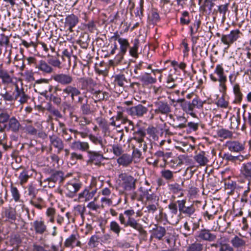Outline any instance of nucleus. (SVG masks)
Masks as SVG:
<instances>
[{"label": "nucleus", "instance_id": "f257e3e1", "mask_svg": "<svg viewBox=\"0 0 251 251\" xmlns=\"http://www.w3.org/2000/svg\"><path fill=\"white\" fill-rule=\"evenodd\" d=\"M204 102L198 97H196L191 102L188 101L183 104L182 105V109L184 112L192 117L197 118L196 109L202 108Z\"/></svg>", "mask_w": 251, "mask_h": 251}, {"label": "nucleus", "instance_id": "f03ea898", "mask_svg": "<svg viewBox=\"0 0 251 251\" xmlns=\"http://www.w3.org/2000/svg\"><path fill=\"white\" fill-rule=\"evenodd\" d=\"M154 109H153L154 114H152L151 119H152L154 117V114L158 115H168L171 111V108L167 101L163 100H157L153 102Z\"/></svg>", "mask_w": 251, "mask_h": 251}, {"label": "nucleus", "instance_id": "7ed1b4c3", "mask_svg": "<svg viewBox=\"0 0 251 251\" xmlns=\"http://www.w3.org/2000/svg\"><path fill=\"white\" fill-rule=\"evenodd\" d=\"M241 34L242 33L239 29L232 30L228 34L222 35L221 36V41L228 48L231 44L240 38Z\"/></svg>", "mask_w": 251, "mask_h": 251}, {"label": "nucleus", "instance_id": "20e7f679", "mask_svg": "<svg viewBox=\"0 0 251 251\" xmlns=\"http://www.w3.org/2000/svg\"><path fill=\"white\" fill-rule=\"evenodd\" d=\"M146 136V133L142 130H139L134 133V136L132 138L134 143L132 148H138L144 151H146L147 149V145L144 140V138Z\"/></svg>", "mask_w": 251, "mask_h": 251}, {"label": "nucleus", "instance_id": "39448f33", "mask_svg": "<svg viewBox=\"0 0 251 251\" xmlns=\"http://www.w3.org/2000/svg\"><path fill=\"white\" fill-rule=\"evenodd\" d=\"M51 78L62 85H70L74 80L73 77L71 75L64 73L55 74L51 76Z\"/></svg>", "mask_w": 251, "mask_h": 251}, {"label": "nucleus", "instance_id": "423d86ee", "mask_svg": "<svg viewBox=\"0 0 251 251\" xmlns=\"http://www.w3.org/2000/svg\"><path fill=\"white\" fill-rule=\"evenodd\" d=\"M119 177L122 181V186L126 190H131L135 188L136 179L126 173L120 174Z\"/></svg>", "mask_w": 251, "mask_h": 251}, {"label": "nucleus", "instance_id": "0eeeda50", "mask_svg": "<svg viewBox=\"0 0 251 251\" xmlns=\"http://www.w3.org/2000/svg\"><path fill=\"white\" fill-rule=\"evenodd\" d=\"M148 108L146 106L141 104L137 105L132 106L127 109V112L128 115L135 118H141L147 114Z\"/></svg>", "mask_w": 251, "mask_h": 251}, {"label": "nucleus", "instance_id": "6e6552de", "mask_svg": "<svg viewBox=\"0 0 251 251\" xmlns=\"http://www.w3.org/2000/svg\"><path fill=\"white\" fill-rule=\"evenodd\" d=\"M81 187L80 183L75 181H71L65 185V194L67 197H74Z\"/></svg>", "mask_w": 251, "mask_h": 251}, {"label": "nucleus", "instance_id": "1a4fd4ad", "mask_svg": "<svg viewBox=\"0 0 251 251\" xmlns=\"http://www.w3.org/2000/svg\"><path fill=\"white\" fill-rule=\"evenodd\" d=\"M134 214L135 212L132 209L126 210L124 211V214L128 217L127 224L130 225V227L141 232L144 231L142 226L138 223L134 218L131 217Z\"/></svg>", "mask_w": 251, "mask_h": 251}, {"label": "nucleus", "instance_id": "9d476101", "mask_svg": "<svg viewBox=\"0 0 251 251\" xmlns=\"http://www.w3.org/2000/svg\"><path fill=\"white\" fill-rule=\"evenodd\" d=\"M49 80L45 78H41L36 80L34 84L35 90L41 94H46L48 88L50 87L49 91L52 89L51 86L48 85Z\"/></svg>", "mask_w": 251, "mask_h": 251}, {"label": "nucleus", "instance_id": "9b49d317", "mask_svg": "<svg viewBox=\"0 0 251 251\" xmlns=\"http://www.w3.org/2000/svg\"><path fill=\"white\" fill-rule=\"evenodd\" d=\"M79 235L77 232H74L65 240L64 245L66 248L73 249L75 247H81V243L79 239Z\"/></svg>", "mask_w": 251, "mask_h": 251}, {"label": "nucleus", "instance_id": "f8f14e48", "mask_svg": "<svg viewBox=\"0 0 251 251\" xmlns=\"http://www.w3.org/2000/svg\"><path fill=\"white\" fill-rule=\"evenodd\" d=\"M216 235L210 232V230L207 229H201L198 232L196 239L198 241H205L212 242L216 240Z\"/></svg>", "mask_w": 251, "mask_h": 251}, {"label": "nucleus", "instance_id": "ddd939ff", "mask_svg": "<svg viewBox=\"0 0 251 251\" xmlns=\"http://www.w3.org/2000/svg\"><path fill=\"white\" fill-rule=\"evenodd\" d=\"M214 73L218 75V78L214 76L213 74H211L210 78L213 81L216 82L218 81L220 82H226V76L224 74V70L222 64L216 65Z\"/></svg>", "mask_w": 251, "mask_h": 251}, {"label": "nucleus", "instance_id": "4468645a", "mask_svg": "<svg viewBox=\"0 0 251 251\" xmlns=\"http://www.w3.org/2000/svg\"><path fill=\"white\" fill-rule=\"evenodd\" d=\"M240 175L248 180V185L251 184V162L242 164L240 169Z\"/></svg>", "mask_w": 251, "mask_h": 251}, {"label": "nucleus", "instance_id": "2eb2a0df", "mask_svg": "<svg viewBox=\"0 0 251 251\" xmlns=\"http://www.w3.org/2000/svg\"><path fill=\"white\" fill-rule=\"evenodd\" d=\"M15 100H18L21 104L25 103L28 97L24 91V89L20 88L17 84L15 85V89L13 92Z\"/></svg>", "mask_w": 251, "mask_h": 251}, {"label": "nucleus", "instance_id": "dca6fc26", "mask_svg": "<svg viewBox=\"0 0 251 251\" xmlns=\"http://www.w3.org/2000/svg\"><path fill=\"white\" fill-rule=\"evenodd\" d=\"M226 145L232 152H239L245 149V144L237 141H228L226 142Z\"/></svg>", "mask_w": 251, "mask_h": 251}, {"label": "nucleus", "instance_id": "f3484780", "mask_svg": "<svg viewBox=\"0 0 251 251\" xmlns=\"http://www.w3.org/2000/svg\"><path fill=\"white\" fill-rule=\"evenodd\" d=\"M70 148L75 151H80L87 152L90 148V146L88 142L78 140L73 142L71 144Z\"/></svg>", "mask_w": 251, "mask_h": 251}, {"label": "nucleus", "instance_id": "a211bd4d", "mask_svg": "<svg viewBox=\"0 0 251 251\" xmlns=\"http://www.w3.org/2000/svg\"><path fill=\"white\" fill-rule=\"evenodd\" d=\"M36 68L44 74H50L53 72V68L45 60H41L36 64Z\"/></svg>", "mask_w": 251, "mask_h": 251}, {"label": "nucleus", "instance_id": "6ab92c4d", "mask_svg": "<svg viewBox=\"0 0 251 251\" xmlns=\"http://www.w3.org/2000/svg\"><path fill=\"white\" fill-rule=\"evenodd\" d=\"M79 19L77 16L74 14L68 15L65 18V25L69 27V30L70 32H73V28L78 23Z\"/></svg>", "mask_w": 251, "mask_h": 251}, {"label": "nucleus", "instance_id": "aec40b11", "mask_svg": "<svg viewBox=\"0 0 251 251\" xmlns=\"http://www.w3.org/2000/svg\"><path fill=\"white\" fill-rule=\"evenodd\" d=\"M50 145L57 149L58 153H60L64 149V143L62 140L55 135L50 136Z\"/></svg>", "mask_w": 251, "mask_h": 251}, {"label": "nucleus", "instance_id": "412c9836", "mask_svg": "<svg viewBox=\"0 0 251 251\" xmlns=\"http://www.w3.org/2000/svg\"><path fill=\"white\" fill-rule=\"evenodd\" d=\"M62 92L63 94L66 95L65 97L71 95L72 100H74L75 96H78L81 93L80 91L76 87L70 85V84L67 85V86L63 89Z\"/></svg>", "mask_w": 251, "mask_h": 251}, {"label": "nucleus", "instance_id": "4be33fe9", "mask_svg": "<svg viewBox=\"0 0 251 251\" xmlns=\"http://www.w3.org/2000/svg\"><path fill=\"white\" fill-rule=\"evenodd\" d=\"M132 156L131 155L124 153L117 159V162L119 165L127 167L132 163Z\"/></svg>", "mask_w": 251, "mask_h": 251}, {"label": "nucleus", "instance_id": "5701e85b", "mask_svg": "<svg viewBox=\"0 0 251 251\" xmlns=\"http://www.w3.org/2000/svg\"><path fill=\"white\" fill-rule=\"evenodd\" d=\"M32 225L35 232L37 234H42L47 231V226L45 222L41 220L34 221Z\"/></svg>", "mask_w": 251, "mask_h": 251}, {"label": "nucleus", "instance_id": "b1692460", "mask_svg": "<svg viewBox=\"0 0 251 251\" xmlns=\"http://www.w3.org/2000/svg\"><path fill=\"white\" fill-rule=\"evenodd\" d=\"M21 126V125L18 120L15 117H12L8 121L6 127L8 130L16 133L18 132Z\"/></svg>", "mask_w": 251, "mask_h": 251}, {"label": "nucleus", "instance_id": "393cba45", "mask_svg": "<svg viewBox=\"0 0 251 251\" xmlns=\"http://www.w3.org/2000/svg\"><path fill=\"white\" fill-rule=\"evenodd\" d=\"M194 158L196 162L201 166H204L206 165L209 161L207 155L205 152L203 151H201L199 152L195 155Z\"/></svg>", "mask_w": 251, "mask_h": 251}, {"label": "nucleus", "instance_id": "a878e982", "mask_svg": "<svg viewBox=\"0 0 251 251\" xmlns=\"http://www.w3.org/2000/svg\"><path fill=\"white\" fill-rule=\"evenodd\" d=\"M0 78L4 84H10L13 81L12 77L3 68L2 64L0 65Z\"/></svg>", "mask_w": 251, "mask_h": 251}, {"label": "nucleus", "instance_id": "bb28decb", "mask_svg": "<svg viewBox=\"0 0 251 251\" xmlns=\"http://www.w3.org/2000/svg\"><path fill=\"white\" fill-rule=\"evenodd\" d=\"M91 93L92 95V98L95 101L107 99L108 97V94L107 93L103 92L100 90L95 91L92 89L91 91Z\"/></svg>", "mask_w": 251, "mask_h": 251}, {"label": "nucleus", "instance_id": "cd10ccee", "mask_svg": "<svg viewBox=\"0 0 251 251\" xmlns=\"http://www.w3.org/2000/svg\"><path fill=\"white\" fill-rule=\"evenodd\" d=\"M180 94V91L179 90H176L170 93L169 96L168 98L171 100L172 103L175 102H176L177 103H179L180 104V106L182 108V105L184 103L187 102L188 101H186L185 99H176L175 98L174 94H176L177 97L179 96Z\"/></svg>", "mask_w": 251, "mask_h": 251}, {"label": "nucleus", "instance_id": "c85d7f7f", "mask_svg": "<svg viewBox=\"0 0 251 251\" xmlns=\"http://www.w3.org/2000/svg\"><path fill=\"white\" fill-rule=\"evenodd\" d=\"M166 229L164 227L156 226V227L152 229V236L161 240L166 234Z\"/></svg>", "mask_w": 251, "mask_h": 251}, {"label": "nucleus", "instance_id": "c756f323", "mask_svg": "<svg viewBox=\"0 0 251 251\" xmlns=\"http://www.w3.org/2000/svg\"><path fill=\"white\" fill-rule=\"evenodd\" d=\"M95 192H89L85 189L78 195V200L79 201H87L91 200L94 196Z\"/></svg>", "mask_w": 251, "mask_h": 251}, {"label": "nucleus", "instance_id": "7c9ffc66", "mask_svg": "<svg viewBox=\"0 0 251 251\" xmlns=\"http://www.w3.org/2000/svg\"><path fill=\"white\" fill-rule=\"evenodd\" d=\"M233 93L235 96L234 102L240 103L243 99V94L241 92L240 85L238 83L234 84L233 87Z\"/></svg>", "mask_w": 251, "mask_h": 251}, {"label": "nucleus", "instance_id": "2f4dec72", "mask_svg": "<svg viewBox=\"0 0 251 251\" xmlns=\"http://www.w3.org/2000/svg\"><path fill=\"white\" fill-rule=\"evenodd\" d=\"M78 82L81 84L83 89H88V87H91L95 85V83L91 78L81 77L78 79Z\"/></svg>", "mask_w": 251, "mask_h": 251}, {"label": "nucleus", "instance_id": "473e14b6", "mask_svg": "<svg viewBox=\"0 0 251 251\" xmlns=\"http://www.w3.org/2000/svg\"><path fill=\"white\" fill-rule=\"evenodd\" d=\"M10 192L14 200L16 202H21V203L20 205L21 206L22 208H23L25 205L22 201H20L21 195L17 187L14 186L13 185H11L10 187Z\"/></svg>", "mask_w": 251, "mask_h": 251}, {"label": "nucleus", "instance_id": "72a5a7b5", "mask_svg": "<svg viewBox=\"0 0 251 251\" xmlns=\"http://www.w3.org/2000/svg\"><path fill=\"white\" fill-rule=\"evenodd\" d=\"M87 153L89 158L88 162L92 163L95 161H99L103 158L102 154L96 151H91L89 150Z\"/></svg>", "mask_w": 251, "mask_h": 251}, {"label": "nucleus", "instance_id": "f704fd0d", "mask_svg": "<svg viewBox=\"0 0 251 251\" xmlns=\"http://www.w3.org/2000/svg\"><path fill=\"white\" fill-rule=\"evenodd\" d=\"M110 231L114 233L117 236H119L122 230V227L119 224L115 221L110 222L109 225Z\"/></svg>", "mask_w": 251, "mask_h": 251}, {"label": "nucleus", "instance_id": "c9c22d12", "mask_svg": "<svg viewBox=\"0 0 251 251\" xmlns=\"http://www.w3.org/2000/svg\"><path fill=\"white\" fill-rule=\"evenodd\" d=\"M170 190L175 194H178V197H180L183 196L182 189L178 183H175L169 185Z\"/></svg>", "mask_w": 251, "mask_h": 251}, {"label": "nucleus", "instance_id": "e433bc0d", "mask_svg": "<svg viewBox=\"0 0 251 251\" xmlns=\"http://www.w3.org/2000/svg\"><path fill=\"white\" fill-rule=\"evenodd\" d=\"M139 41L138 39H135L133 41V45L129 49V54L133 57H138V49L139 47Z\"/></svg>", "mask_w": 251, "mask_h": 251}, {"label": "nucleus", "instance_id": "4c0bfd02", "mask_svg": "<svg viewBox=\"0 0 251 251\" xmlns=\"http://www.w3.org/2000/svg\"><path fill=\"white\" fill-rule=\"evenodd\" d=\"M217 134L219 137L223 139L231 138L233 134L231 131L224 128H221L217 130Z\"/></svg>", "mask_w": 251, "mask_h": 251}, {"label": "nucleus", "instance_id": "58836bf2", "mask_svg": "<svg viewBox=\"0 0 251 251\" xmlns=\"http://www.w3.org/2000/svg\"><path fill=\"white\" fill-rule=\"evenodd\" d=\"M10 117V113L6 109H0V124L8 122Z\"/></svg>", "mask_w": 251, "mask_h": 251}, {"label": "nucleus", "instance_id": "ea45409f", "mask_svg": "<svg viewBox=\"0 0 251 251\" xmlns=\"http://www.w3.org/2000/svg\"><path fill=\"white\" fill-rule=\"evenodd\" d=\"M140 80L146 85L156 82V79L150 75L149 74H145L140 76Z\"/></svg>", "mask_w": 251, "mask_h": 251}, {"label": "nucleus", "instance_id": "a19ab883", "mask_svg": "<svg viewBox=\"0 0 251 251\" xmlns=\"http://www.w3.org/2000/svg\"><path fill=\"white\" fill-rule=\"evenodd\" d=\"M114 78V82L115 85H118L120 87L124 86L125 82H126L125 76L123 74L115 75L113 76Z\"/></svg>", "mask_w": 251, "mask_h": 251}, {"label": "nucleus", "instance_id": "79ce46f5", "mask_svg": "<svg viewBox=\"0 0 251 251\" xmlns=\"http://www.w3.org/2000/svg\"><path fill=\"white\" fill-rule=\"evenodd\" d=\"M30 201V203L39 209H42L44 207V200L42 198H33Z\"/></svg>", "mask_w": 251, "mask_h": 251}, {"label": "nucleus", "instance_id": "37998d69", "mask_svg": "<svg viewBox=\"0 0 251 251\" xmlns=\"http://www.w3.org/2000/svg\"><path fill=\"white\" fill-rule=\"evenodd\" d=\"M231 243L234 248H239L245 246L246 242L238 236H235L231 240Z\"/></svg>", "mask_w": 251, "mask_h": 251}, {"label": "nucleus", "instance_id": "c03bdc74", "mask_svg": "<svg viewBox=\"0 0 251 251\" xmlns=\"http://www.w3.org/2000/svg\"><path fill=\"white\" fill-rule=\"evenodd\" d=\"M50 181L52 182H61L63 181V174L62 172H56V173L52 174L50 177L49 178Z\"/></svg>", "mask_w": 251, "mask_h": 251}, {"label": "nucleus", "instance_id": "a18cd8bd", "mask_svg": "<svg viewBox=\"0 0 251 251\" xmlns=\"http://www.w3.org/2000/svg\"><path fill=\"white\" fill-rule=\"evenodd\" d=\"M214 6V3L212 0H204L203 5L201 7V8L204 11L211 12L213 7Z\"/></svg>", "mask_w": 251, "mask_h": 251}, {"label": "nucleus", "instance_id": "49530a36", "mask_svg": "<svg viewBox=\"0 0 251 251\" xmlns=\"http://www.w3.org/2000/svg\"><path fill=\"white\" fill-rule=\"evenodd\" d=\"M119 44L120 45V52L122 54H125L127 49L129 47V43L126 39L123 38L119 39Z\"/></svg>", "mask_w": 251, "mask_h": 251}, {"label": "nucleus", "instance_id": "de8ad7c7", "mask_svg": "<svg viewBox=\"0 0 251 251\" xmlns=\"http://www.w3.org/2000/svg\"><path fill=\"white\" fill-rule=\"evenodd\" d=\"M201 25V21L200 19H196L194 23L190 26V34H194L199 32V29Z\"/></svg>", "mask_w": 251, "mask_h": 251}, {"label": "nucleus", "instance_id": "09e8293b", "mask_svg": "<svg viewBox=\"0 0 251 251\" xmlns=\"http://www.w3.org/2000/svg\"><path fill=\"white\" fill-rule=\"evenodd\" d=\"M88 137L89 139L96 145H99L102 148L104 146L105 143L103 142L101 137H98L92 134L89 135Z\"/></svg>", "mask_w": 251, "mask_h": 251}, {"label": "nucleus", "instance_id": "8fccbe9b", "mask_svg": "<svg viewBox=\"0 0 251 251\" xmlns=\"http://www.w3.org/2000/svg\"><path fill=\"white\" fill-rule=\"evenodd\" d=\"M46 214L49 218V221L51 223L54 222L55 210L53 208L49 207L47 209Z\"/></svg>", "mask_w": 251, "mask_h": 251}, {"label": "nucleus", "instance_id": "3c124183", "mask_svg": "<svg viewBox=\"0 0 251 251\" xmlns=\"http://www.w3.org/2000/svg\"><path fill=\"white\" fill-rule=\"evenodd\" d=\"M161 176L166 180L170 181L174 177V173L169 170H164L161 172Z\"/></svg>", "mask_w": 251, "mask_h": 251}, {"label": "nucleus", "instance_id": "603ef678", "mask_svg": "<svg viewBox=\"0 0 251 251\" xmlns=\"http://www.w3.org/2000/svg\"><path fill=\"white\" fill-rule=\"evenodd\" d=\"M202 245L199 243H194L190 245L187 248V251H201Z\"/></svg>", "mask_w": 251, "mask_h": 251}, {"label": "nucleus", "instance_id": "864d4df0", "mask_svg": "<svg viewBox=\"0 0 251 251\" xmlns=\"http://www.w3.org/2000/svg\"><path fill=\"white\" fill-rule=\"evenodd\" d=\"M48 63L51 66L59 69L61 68L60 61L55 57H51L48 60Z\"/></svg>", "mask_w": 251, "mask_h": 251}, {"label": "nucleus", "instance_id": "5fc2aeb1", "mask_svg": "<svg viewBox=\"0 0 251 251\" xmlns=\"http://www.w3.org/2000/svg\"><path fill=\"white\" fill-rule=\"evenodd\" d=\"M29 178V176L28 174V172L26 171H23L22 173H21L19 176L20 184L23 185L26 183Z\"/></svg>", "mask_w": 251, "mask_h": 251}, {"label": "nucleus", "instance_id": "6e6d98bb", "mask_svg": "<svg viewBox=\"0 0 251 251\" xmlns=\"http://www.w3.org/2000/svg\"><path fill=\"white\" fill-rule=\"evenodd\" d=\"M218 106L223 108H227L228 107L229 103L226 101L224 97L222 96L218 99L216 102Z\"/></svg>", "mask_w": 251, "mask_h": 251}, {"label": "nucleus", "instance_id": "4d7b16f0", "mask_svg": "<svg viewBox=\"0 0 251 251\" xmlns=\"http://www.w3.org/2000/svg\"><path fill=\"white\" fill-rule=\"evenodd\" d=\"M80 109L83 115H89L92 113L90 105L88 104L87 101L86 103H82L80 107Z\"/></svg>", "mask_w": 251, "mask_h": 251}, {"label": "nucleus", "instance_id": "13d9d810", "mask_svg": "<svg viewBox=\"0 0 251 251\" xmlns=\"http://www.w3.org/2000/svg\"><path fill=\"white\" fill-rule=\"evenodd\" d=\"M5 216L11 220H15L16 218V211L12 208H9L5 210Z\"/></svg>", "mask_w": 251, "mask_h": 251}, {"label": "nucleus", "instance_id": "bf43d9fd", "mask_svg": "<svg viewBox=\"0 0 251 251\" xmlns=\"http://www.w3.org/2000/svg\"><path fill=\"white\" fill-rule=\"evenodd\" d=\"M219 251H233V249L228 243L220 242Z\"/></svg>", "mask_w": 251, "mask_h": 251}, {"label": "nucleus", "instance_id": "052dcab7", "mask_svg": "<svg viewBox=\"0 0 251 251\" xmlns=\"http://www.w3.org/2000/svg\"><path fill=\"white\" fill-rule=\"evenodd\" d=\"M228 3L221 5L218 6V11L220 14H222V19L223 21H225L226 18V14L228 10Z\"/></svg>", "mask_w": 251, "mask_h": 251}, {"label": "nucleus", "instance_id": "680f3d73", "mask_svg": "<svg viewBox=\"0 0 251 251\" xmlns=\"http://www.w3.org/2000/svg\"><path fill=\"white\" fill-rule=\"evenodd\" d=\"M99 239L98 236L96 235L92 236L88 242V245L91 248L96 247L99 244Z\"/></svg>", "mask_w": 251, "mask_h": 251}, {"label": "nucleus", "instance_id": "e2e57ef3", "mask_svg": "<svg viewBox=\"0 0 251 251\" xmlns=\"http://www.w3.org/2000/svg\"><path fill=\"white\" fill-rule=\"evenodd\" d=\"M26 132L30 135H36L37 134L38 130L33 127L32 125H26L25 126Z\"/></svg>", "mask_w": 251, "mask_h": 251}, {"label": "nucleus", "instance_id": "0e129e2a", "mask_svg": "<svg viewBox=\"0 0 251 251\" xmlns=\"http://www.w3.org/2000/svg\"><path fill=\"white\" fill-rule=\"evenodd\" d=\"M176 119L178 122H180V123H179L178 125L176 126V127L181 129L187 126L185 124L187 122V120L184 116H178L177 117Z\"/></svg>", "mask_w": 251, "mask_h": 251}, {"label": "nucleus", "instance_id": "69168bd1", "mask_svg": "<svg viewBox=\"0 0 251 251\" xmlns=\"http://www.w3.org/2000/svg\"><path fill=\"white\" fill-rule=\"evenodd\" d=\"M195 211L194 206L191 205L189 206L186 207L182 211L181 213L191 216Z\"/></svg>", "mask_w": 251, "mask_h": 251}, {"label": "nucleus", "instance_id": "338daca9", "mask_svg": "<svg viewBox=\"0 0 251 251\" xmlns=\"http://www.w3.org/2000/svg\"><path fill=\"white\" fill-rule=\"evenodd\" d=\"M9 43V39L7 36L3 34H1L0 39V47L5 46L7 47Z\"/></svg>", "mask_w": 251, "mask_h": 251}, {"label": "nucleus", "instance_id": "774afa93", "mask_svg": "<svg viewBox=\"0 0 251 251\" xmlns=\"http://www.w3.org/2000/svg\"><path fill=\"white\" fill-rule=\"evenodd\" d=\"M76 121H77L80 125L82 126L87 125L91 123V121L84 116L77 118Z\"/></svg>", "mask_w": 251, "mask_h": 251}]
</instances>
